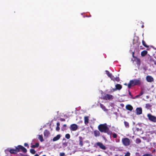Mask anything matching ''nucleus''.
I'll return each mask as SVG.
<instances>
[{"label":"nucleus","instance_id":"obj_44","mask_svg":"<svg viewBox=\"0 0 156 156\" xmlns=\"http://www.w3.org/2000/svg\"><path fill=\"white\" fill-rule=\"evenodd\" d=\"M59 126V123L58 122H57V126Z\"/></svg>","mask_w":156,"mask_h":156},{"label":"nucleus","instance_id":"obj_21","mask_svg":"<svg viewBox=\"0 0 156 156\" xmlns=\"http://www.w3.org/2000/svg\"><path fill=\"white\" fill-rule=\"evenodd\" d=\"M99 105L100 108H102V109H103L104 111H107V109H106V108H105V106L104 105H102L101 103H100Z\"/></svg>","mask_w":156,"mask_h":156},{"label":"nucleus","instance_id":"obj_16","mask_svg":"<svg viewBox=\"0 0 156 156\" xmlns=\"http://www.w3.org/2000/svg\"><path fill=\"white\" fill-rule=\"evenodd\" d=\"M49 135V132L47 130H45L44 132V136L45 137H46V138L48 137Z\"/></svg>","mask_w":156,"mask_h":156},{"label":"nucleus","instance_id":"obj_33","mask_svg":"<svg viewBox=\"0 0 156 156\" xmlns=\"http://www.w3.org/2000/svg\"><path fill=\"white\" fill-rule=\"evenodd\" d=\"M65 154L64 152H61L60 153V156H65Z\"/></svg>","mask_w":156,"mask_h":156},{"label":"nucleus","instance_id":"obj_11","mask_svg":"<svg viewBox=\"0 0 156 156\" xmlns=\"http://www.w3.org/2000/svg\"><path fill=\"white\" fill-rule=\"evenodd\" d=\"M105 72H106V73L107 75L109 77V78H110L111 80H113L115 79V77L114 76L112 75V74L109 72L107 70H106L105 71Z\"/></svg>","mask_w":156,"mask_h":156},{"label":"nucleus","instance_id":"obj_51","mask_svg":"<svg viewBox=\"0 0 156 156\" xmlns=\"http://www.w3.org/2000/svg\"><path fill=\"white\" fill-rule=\"evenodd\" d=\"M125 84V85H126V83H125V84Z\"/></svg>","mask_w":156,"mask_h":156},{"label":"nucleus","instance_id":"obj_6","mask_svg":"<svg viewBox=\"0 0 156 156\" xmlns=\"http://www.w3.org/2000/svg\"><path fill=\"white\" fill-rule=\"evenodd\" d=\"M103 99L104 100H108L110 99H112V96L110 94H106L103 97Z\"/></svg>","mask_w":156,"mask_h":156},{"label":"nucleus","instance_id":"obj_52","mask_svg":"<svg viewBox=\"0 0 156 156\" xmlns=\"http://www.w3.org/2000/svg\"><path fill=\"white\" fill-rule=\"evenodd\" d=\"M101 156V155H98V156Z\"/></svg>","mask_w":156,"mask_h":156},{"label":"nucleus","instance_id":"obj_53","mask_svg":"<svg viewBox=\"0 0 156 156\" xmlns=\"http://www.w3.org/2000/svg\"><path fill=\"white\" fill-rule=\"evenodd\" d=\"M137 130H139V129H138V128H137Z\"/></svg>","mask_w":156,"mask_h":156},{"label":"nucleus","instance_id":"obj_39","mask_svg":"<svg viewBox=\"0 0 156 156\" xmlns=\"http://www.w3.org/2000/svg\"><path fill=\"white\" fill-rule=\"evenodd\" d=\"M60 120L62 122H65V119L64 118H60Z\"/></svg>","mask_w":156,"mask_h":156},{"label":"nucleus","instance_id":"obj_12","mask_svg":"<svg viewBox=\"0 0 156 156\" xmlns=\"http://www.w3.org/2000/svg\"><path fill=\"white\" fill-rule=\"evenodd\" d=\"M136 113L137 115H140L142 113V109L141 108H137L136 109Z\"/></svg>","mask_w":156,"mask_h":156},{"label":"nucleus","instance_id":"obj_4","mask_svg":"<svg viewBox=\"0 0 156 156\" xmlns=\"http://www.w3.org/2000/svg\"><path fill=\"white\" fill-rule=\"evenodd\" d=\"M147 117L150 121L153 122H156V117L152 115L150 113H149L147 115Z\"/></svg>","mask_w":156,"mask_h":156},{"label":"nucleus","instance_id":"obj_43","mask_svg":"<svg viewBox=\"0 0 156 156\" xmlns=\"http://www.w3.org/2000/svg\"><path fill=\"white\" fill-rule=\"evenodd\" d=\"M136 42L135 41H134V39H133V44H136Z\"/></svg>","mask_w":156,"mask_h":156},{"label":"nucleus","instance_id":"obj_31","mask_svg":"<svg viewBox=\"0 0 156 156\" xmlns=\"http://www.w3.org/2000/svg\"><path fill=\"white\" fill-rule=\"evenodd\" d=\"M142 156H153V155L151 154H146L143 155Z\"/></svg>","mask_w":156,"mask_h":156},{"label":"nucleus","instance_id":"obj_37","mask_svg":"<svg viewBox=\"0 0 156 156\" xmlns=\"http://www.w3.org/2000/svg\"><path fill=\"white\" fill-rule=\"evenodd\" d=\"M148 59L150 61H151V57L149 55H148Z\"/></svg>","mask_w":156,"mask_h":156},{"label":"nucleus","instance_id":"obj_32","mask_svg":"<svg viewBox=\"0 0 156 156\" xmlns=\"http://www.w3.org/2000/svg\"><path fill=\"white\" fill-rule=\"evenodd\" d=\"M113 137L114 138H116L117 137V135L115 133H114L113 134Z\"/></svg>","mask_w":156,"mask_h":156},{"label":"nucleus","instance_id":"obj_29","mask_svg":"<svg viewBox=\"0 0 156 156\" xmlns=\"http://www.w3.org/2000/svg\"><path fill=\"white\" fill-rule=\"evenodd\" d=\"M141 142V140L139 138H137L136 140V143L137 144H139Z\"/></svg>","mask_w":156,"mask_h":156},{"label":"nucleus","instance_id":"obj_23","mask_svg":"<svg viewBox=\"0 0 156 156\" xmlns=\"http://www.w3.org/2000/svg\"><path fill=\"white\" fill-rule=\"evenodd\" d=\"M38 139L40 140V141L41 142L44 141V139L42 137V135H38Z\"/></svg>","mask_w":156,"mask_h":156},{"label":"nucleus","instance_id":"obj_50","mask_svg":"<svg viewBox=\"0 0 156 156\" xmlns=\"http://www.w3.org/2000/svg\"><path fill=\"white\" fill-rule=\"evenodd\" d=\"M42 156H46L45 155H43Z\"/></svg>","mask_w":156,"mask_h":156},{"label":"nucleus","instance_id":"obj_38","mask_svg":"<svg viewBox=\"0 0 156 156\" xmlns=\"http://www.w3.org/2000/svg\"><path fill=\"white\" fill-rule=\"evenodd\" d=\"M144 94V92L142 91L140 92V93L139 94H138V95L140 96H141L143 95V94Z\"/></svg>","mask_w":156,"mask_h":156},{"label":"nucleus","instance_id":"obj_19","mask_svg":"<svg viewBox=\"0 0 156 156\" xmlns=\"http://www.w3.org/2000/svg\"><path fill=\"white\" fill-rule=\"evenodd\" d=\"M88 123V117L87 116L84 117V123L86 125Z\"/></svg>","mask_w":156,"mask_h":156},{"label":"nucleus","instance_id":"obj_27","mask_svg":"<svg viewBox=\"0 0 156 156\" xmlns=\"http://www.w3.org/2000/svg\"><path fill=\"white\" fill-rule=\"evenodd\" d=\"M142 44L143 46L145 47L146 48H148V46H147L146 44L145 43V42L144 41V40H142Z\"/></svg>","mask_w":156,"mask_h":156},{"label":"nucleus","instance_id":"obj_15","mask_svg":"<svg viewBox=\"0 0 156 156\" xmlns=\"http://www.w3.org/2000/svg\"><path fill=\"white\" fill-rule=\"evenodd\" d=\"M126 109L129 111H132L133 109V107L130 105H127L126 106Z\"/></svg>","mask_w":156,"mask_h":156},{"label":"nucleus","instance_id":"obj_48","mask_svg":"<svg viewBox=\"0 0 156 156\" xmlns=\"http://www.w3.org/2000/svg\"><path fill=\"white\" fill-rule=\"evenodd\" d=\"M34 156H38V154H35V155H34Z\"/></svg>","mask_w":156,"mask_h":156},{"label":"nucleus","instance_id":"obj_10","mask_svg":"<svg viewBox=\"0 0 156 156\" xmlns=\"http://www.w3.org/2000/svg\"><path fill=\"white\" fill-rule=\"evenodd\" d=\"M146 79L148 82L151 83L154 82V78L151 76H147L146 78Z\"/></svg>","mask_w":156,"mask_h":156},{"label":"nucleus","instance_id":"obj_17","mask_svg":"<svg viewBox=\"0 0 156 156\" xmlns=\"http://www.w3.org/2000/svg\"><path fill=\"white\" fill-rule=\"evenodd\" d=\"M115 87H116V88L114 89L115 90H120L122 88V85L119 84H116V85H115Z\"/></svg>","mask_w":156,"mask_h":156},{"label":"nucleus","instance_id":"obj_20","mask_svg":"<svg viewBox=\"0 0 156 156\" xmlns=\"http://www.w3.org/2000/svg\"><path fill=\"white\" fill-rule=\"evenodd\" d=\"M147 52L146 50H144L141 52V55L142 57L144 56L145 55L147 54Z\"/></svg>","mask_w":156,"mask_h":156},{"label":"nucleus","instance_id":"obj_45","mask_svg":"<svg viewBox=\"0 0 156 156\" xmlns=\"http://www.w3.org/2000/svg\"><path fill=\"white\" fill-rule=\"evenodd\" d=\"M141 95H136V96H135V98H137L140 96Z\"/></svg>","mask_w":156,"mask_h":156},{"label":"nucleus","instance_id":"obj_26","mask_svg":"<svg viewBox=\"0 0 156 156\" xmlns=\"http://www.w3.org/2000/svg\"><path fill=\"white\" fill-rule=\"evenodd\" d=\"M124 123L125 126L127 128H129V123L126 121H124Z\"/></svg>","mask_w":156,"mask_h":156},{"label":"nucleus","instance_id":"obj_22","mask_svg":"<svg viewBox=\"0 0 156 156\" xmlns=\"http://www.w3.org/2000/svg\"><path fill=\"white\" fill-rule=\"evenodd\" d=\"M39 146V144L38 143H36L35 144V145L31 146V147L32 148H35L38 147Z\"/></svg>","mask_w":156,"mask_h":156},{"label":"nucleus","instance_id":"obj_46","mask_svg":"<svg viewBox=\"0 0 156 156\" xmlns=\"http://www.w3.org/2000/svg\"><path fill=\"white\" fill-rule=\"evenodd\" d=\"M132 56H133V57L134 58H137V57L134 56V55H132Z\"/></svg>","mask_w":156,"mask_h":156},{"label":"nucleus","instance_id":"obj_5","mask_svg":"<svg viewBox=\"0 0 156 156\" xmlns=\"http://www.w3.org/2000/svg\"><path fill=\"white\" fill-rule=\"evenodd\" d=\"M16 149H18L19 150H21L23 152L26 153L27 152V150L23 146L21 145H18L15 147Z\"/></svg>","mask_w":156,"mask_h":156},{"label":"nucleus","instance_id":"obj_8","mask_svg":"<svg viewBox=\"0 0 156 156\" xmlns=\"http://www.w3.org/2000/svg\"><path fill=\"white\" fill-rule=\"evenodd\" d=\"M70 130L72 131H75L77 129V126L76 124H72L70 126Z\"/></svg>","mask_w":156,"mask_h":156},{"label":"nucleus","instance_id":"obj_49","mask_svg":"<svg viewBox=\"0 0 156 156\" xmlns=\"http://www.w3.org/2000/svg\"><path fill=\"white\" fill-rule=\"evenodd\" d=\"M132 55H134V52H132Z\"/></svg>","mask_w":156,"mask_h":156},{"label":"nucleus","instance_id":"obj_34","mask_svg":"<svg viewBox=\"0 0 156 156\" xmlns=\"http://www.w3.org/2000/svg\"><path fill=\"white\" fill-rule=\"evenodd\" d=\"M24 146H25V147H26L28 148V147H29V146L28 145V144H27L26 143H24Z\"/></svg>","mask_w":156,"mask_h":156},{"label":"nucleus","instance_id":"obj_41","mask_svg":"<svg viewBox=\"0 0 156 156\" xmlns=\"http://www.w3.org/2000/svg\"><path fill=\"white\" fill-rule=\"evenodd\" d=\"M136 156H140V154H139V153L136 152Z\"/></svg>","mask_w":156,"mask_h":156},{"label":"nucleus","instance_id":"obj_42","mask_svg":"<svg viewBox=\"0 0 156 156\" xmlns=\"http://www.w3.org/2000/svg\"><path fill=\"white\" fill-rule=\"evenodd\" d=\"M153 62H154V64H155V65H156V61L153 60Z\"/></svg>","mask_w":156,"mask_h":156},{"label":"nucleus","instance_id":"obj_35","mask_svg":"<svg viewBox=\"0 0 156 156\" xmlns=\"http://www.w3.org/2000/svg\"><path fill=\"white\" fill-rule=\"evenodd\" d=\"M128 93H129V95H130V96H131V98H134L133 97V95H132V94H131V93H130V91H129Z\"/></svg>","mask_w":156,"mask_h":156},{"label":"nucleus","instance_id":"obj_40","mask_svg":"<svg viewBox=\"0 0 156 156\" xmlns=\"http://www.w3.org/2000/svg\"><path fill=\"white\" fill-rule=\"evenodd\" d=\"M115 80L117 81H119V78L118 77H116V78H115Z\"/></svg>","mask_w":156,"mask_h":156},{"label":"nucleus","instance_id":"obj_13","mask_svg":"<svg viewBox=\"0 0 156 156\" xmlns=\"http://www.w3.org/2000/svg\"><path fill=\"white\" fill-rule=\"evenodd\" d=\"M61 137V135L60 134H58L56 136L54 137L52 140L53 141H55L59 140Z\"/></svg>","mask_w":156,"mask_h":156},{"label":"nucleus","instance_id":"obj_7","mask_svg":"<svg viewBox=\"0 0 156 156\" xmlns=\"http://www.w3.org/2000/svg\"><path fill=\"white\" fill-rule=\"evenodd\" d=\"M96 145L97 146L99 147L102 150H105L106 149V147L105 146L101 143L98 142L97 143Z\"/></svg>","mask_w":156,"mask_h":156},{"label":"nucleus","instance_id":"obj_9","mask_svg":"<svg viewBox=\"0 0 156 156\" xmlns=\"http://www.w3.org/2000/svg\"><path fill=\"white\" fill-rule=\"evenodd\" d=\"M9 152L11 154H16L18 152H20V150L18 149H11L9 150Z\"/></svg>","mask_w":156,"mask_h":156},{"label":"nucleus","instance_id":"obj_54","mask_svg":"<svg viewBox=\"0 0 156 156\" xmlns=\"http://www.w3.org/2000/svg\"><path fill=\"white\" fill-rule=\"evenodd\" d=\"M24 156H28L27 155H24Z\"/></svg>","mask_w":156,"mask_h":156},{"label":"nucleus","instance_id":"obj_47","mask_svg":"<svg viewBox=\"0 0 156 156\" xmlns=\"http://www.w3.org/2000/svg\"><path fill=\"white\" fill-rule=\"evenodd\" d=\"M63 127H66V124H64V125H63Z\"/></svg>","mask_w":156,"mask_h":156},{"label":"nucleus","instance_id":"obj_14","mask_svg":"<svg viewBox=\"0 0 156 156\" xmlns=\"http://www.w3.org/2000/svg\"><path fill=\"white\" fill-rule=\"evenodd\" d=\"M99 131L97 130H95L94 131L93 133H94V136L95 137H97L100 136V133Z\"/></svg>","mask_w":156,"mask_h":156},{"label":"nucleus","instance_id":"obj_1","mask_svg":"<svg viewBox=\"0 0 156 156\" xmlns=\"http://www.w3.org/2000/svg\"><path fill=\"white\" fill-rule=\"evenodd\" d=\"M98 129L101 133H106L108 135H111L112 134V132L109 130L108 125L106 123L99 124L98 126Z\"/></svg>","mask_w":156,"mask_h":156},{"label":"nucleus","instance_id":"obj_2","mask_svg":"<svg viewBox=\"0 0 156 156\" xmlns=\"http://www.w3.org/2000/svg\"><path fill=\"white\" fill-rule=\"evenodd\" d=\"M141 84V81L139 79H134L130 80L128 84V87L130 89L132 86L140 85Z\"/></svg>","mask_w":156,"mask_h":156},{"label":"nucleus","instance_id":"obj_55","mask_svg":"<svg viewBox=\"0 0 156 156\" xmlns=\"http://www.w3.org/2000/svg\"><path fill=\"white\" fill-rule=\"evenodd\" d=\"M120 156H121V155H120Z\"/></svg>","mask_w":156,"mask_h":156},{"label":"nucleus","instance_id":"obj_18","mask_svg":"<svg viewBox=\"0 0 156 156\" xmlns=\"http://www.w3.org/2000/svg\"><path fill=\"white\" fill-rule=\"evenodd\" d=\"M79 145L81 147H82L83 145V137L81 136H79Z\"/></svg>","mask_w":156,"mask_h":156},{"label":"nucleus","instance_id":"obj_25","mask_svg":"<svg viewBox=\"0 0 156 156\" xmlns=\"http://www.w3.org/2000/svg\"><path fill=\"white\" fill-rule=\"evenodd\" d=\"M151 105L149 104H146V108H147V109H150L151 108Z\"/></svg>","mask_w":156,"mask_h":156},{"label":"nucleus","instance_id":"obj_36","mask_svg":"<svg viewBox=\"0 0 156 156\" xmlns=\"http://www.w3.org/2000/svg\"><path fill=\"white\" fill-rule=\"evenodd\" d=\"M56 130L57 131H59V126H56Z\"/></svg>","mask_w":156,"mask_h":156},{"label":"nucleus","instance_id":"obj_28","mask_svg":"<svg viewBox=\"0 0 156 156\" xmlns=\"http://www.w3.org/2000/svg\"><path fill=\"white\" fill-rule=\"evenodd\" d=\"M30 152L32 154H34L35 153V150L33 149H31L30 150Z\"/></svg>","mask_w":156,"mask_h":156},{"label":"nucleus","instance_id":"obj_30","mask_svg":"<svg viewBox=\"0 0 156 156\" xmlns=\"http://www.w3.org/2000/svg\"><path fill=\"white\" fill-rule=\"evenodd\" d=\"M65 138L67 139H69L70 138V135L69 133H67L65 135Z\"/></svg>","mask_w":156,"mask_h":156},{"label":"nucleus","instance_id":"obj_3","mask_svg":"<svg viewBox=\"0 0 156 156\" xmlns=\"http://www.w3.org/2000/svg\"><path fill=\"white\" fill-rule=\"evenodd\" d=\"M122 142L123 145L125 146H128L130 144V140L127 138H123L122 139Z\"/></svg>","mask_w":156,"mask_h":156},{"label":"nucleus","instance_id":"obj_24","mask_svg":"<svg viewBox=\"0 0 156 156\" xmlns=\"http://www.w3.org/2000/svg\"><path fill=\"white\" fill-rule=\"evenodd\" d=\"M135 59L136 60V62H137V65L140 66V59L138 58H136Z\"/></svg>","mask_w":156,"mask_h":156}]
</instances>
